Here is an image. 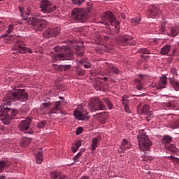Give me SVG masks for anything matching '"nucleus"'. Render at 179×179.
<instances>
[{
    "label": "nucleus",
    "mask_w": 179,
    "mask_h": 179,
    "mask_svg": "<svg viewBox=\"0 0 179 179\" xmlns=\"http://www.w3.org/2000/svg\"><path fill=\"white\" fill-rule=\"evenodd\" d=\"M27 99H29V95L24 90L8 92L3 99V104L0 106V119L5 125H8L12 120V117H15L17 114V110L10 109L6 106H10L12 101H26Z\"/></svg>",
    "instance_id": "obj_1"
},
{
    "label": "nucleus",
    "mask_w": 179,
    "mask_h": 179,
    "mask_svg": "<svg viewBox=\"0 0 179 179\" xmlns=\"http://www.w3.org/2000/svg\"><path fill=\"white\" fill-rule=\"evenodd\" d=\"M22 7H19V10L21 12V16L23 17L24 20L29 19L31 20V24L34 25V30H36V31H43L44 30V27L47 26V21L45 20H41L39 17H29L31 15V8L29 7H27L25 8V10L23 11Z\"/></svg>",
    "instance_id": "obj_2"
},
{
    "label": "nucleus",
    "mask_w": 179,
    "mask_h": 179,
    "mask_svg": "<svg viewBox=\"0 0 179 179\" xmlns=\"http://www.w3.org/2000/svg\"><path fill=\"white\" fill-rule=\"evenodd\" d=\"M101 19L103 20L102 23L107 26V24H111V26H114L115 27V34H118L120 33V22L115 19L114 15L111 11H106L101 15Z\"/></svg>",
    "instance_id": "obj_3"
},
{
    "label": "nucleus",
    "mask_w": 179,
    "mask_h": 179,
    "mask_svg": "<svg viewBox=\"0 0 179 179\" xmlns=\"http://www.w3.org/2000/svg\"><path fill=\"white\" fill-rule=\"evenodd\" d=\"M137 138L139 148L142 152H146V150H149V149H150V146H152V141L149 139V137L146 135V132H145V131H139Z\"/></svg>",
    "instance_id": "obj_4"
},
{
    "label": "nucleus",
    "mask_w": 179,
    "mask_h": 179,
    "mask_svg": "<svg viewBox=\"0 0 179 179\" xmlns=\"http://www.w3.org/2000/svg\"><path fill=\"white\" fill-rule=\"evenodd\" d=\"M71 17L73 20L80 22L81 23H85L87 19L86 13L82 8H73L72 10Z\"/></svg>",
    "instance_id": "obj_5"
},
{
    "label": "nucleus",
    "mask_w": 179,
    "mask_h": 179,
    "mask_svg": "<svg viewBox=\"0 0 179 179\" xmlns=\"http://www.w3.org/2000/svg\"><path fill=\"white\" fill-rule=\"evenodd\" d=\"M90 110L93 111H99V110H106V105L99 98H92L89 103Z\"/></svg>",
    "instance_id": "obj_6"
},
{
    "label": "nucleus",
    "mask_w": 179,
    "mask_h": 179,
    "mask_svg": "<svg viewBox=\"0 0 179 179\" xmlns=\"http://www.w3.org/2000/svg\"><path fill=\"white\" fill-rule=\"evenodd\" d=\"M117 43L119 45H135L136 42L134 40V37L129 35H122L117 38Z\"/></svg>",
    "instance_id": "obj_7"
},
{
    "label": "nucleus",
    "mask_w": 179,
    "mask_h": 179,
    "mask_svg": "<svg viewBox=\"0 0 179 179\" xmlns=\"http://www.w3.org/2000/svg\"><path fill=\"white\" fill-rule=\"evenodd\" d=\"M13 50L20 54H27V52L31 54L33 52L31 49L24 47V43L22 40H17Z\"/></svg>",
    "instance_id": "obj_8"
},
{
    "label": "nucleus",
    "mask_w": 179,
    "mask_h": 179,
    "mask_svg": "<svg viewBox=\"0 0 179 179\" xmlns=\"http://www.w3.org/2000/svg\"><path fill=\"white\" fill-rule=\"evenodd\" d=\"M52 59L54 62H57V61H65L66 59H73V52H72L71 50H69L64 54L60 53L55 55Z\"/></svg>",
    "instance_id": "obj_9"
},
{
    "label": "nucleus",
    "mask_w": 179,
    "mask_h": 179,
    "mask_svg": "<svg viewBox=\"0 0 179 179\" xmlns=\"http://www.w3.org/2000/svg\"><path fill=\"white\" fill-rule=\"evenodd\" d=\"M57 6L51 4L48 0H43L41 3V10L43 13H50L52 10H55Z\"/></svg>",
    "instance_id": "obj_10"
},
{
    "label": "nucleus",
    "mask_w": 179,
    "mask_h": 179,
    "mask_svg": "<svg viewBox=\"0 0 179 179\" xmlns=\"http://www.w3.org/2000/svg\"><path fill=\"white\" fill-rule=\"evenodd\" d=\"M141 104H138L137 106L138 110H140L141 114H143V115H146L145 120L147 122H149L150 121V118H153V113L150 110V106L149 105L145 104L143 106V108L141 109Z\"/></svg>",
    "instance_id": "obj_11"
},
{
    "label": "nucleus",
    "mask_w": 179,
    "mask_h": 179,
    "mask_svg": "<svg viewBox=\"0 0 179 179\" xmlns=\"http://www.w3.org/2000/svg\"><path fill=\"white\" fill-rule=\"evenodd\" d=\"M105 73L107 76H110L111 73H115V75H118L120 73V69L114 66L113 64L106 63Z\"/></svg>",
    "instance_id": "obj_12"
},
{
    "label": "nucleus",
    "mask_w": 179,
    "mask_h": 179,
    "mask_svg": "<svg viewBox=\"0 0 179 179\" xmlns=\"http://www.w3.org/2000/svg\"><path fill=\"white\" fill-rule=\"evenodd\" d=\"M59 31H61V30L58 27L50 28L44 32L43 37H45V38H50V37H55V36H58V34H59Z\"/></svg>",
    "instance_id": "obj_13"
},
{
    "label": "nucleus",
    "mask_w": 179,
    "mask_h": 179,
    "mask_svg": "<svg viewBox=\"0 0 179 179\" xmlns=\"http://www.w3.org/2000/svg\"><path fill=\"white\" fill-rule=\"evenodd\" d=\"M30 124H31V119H25L19 123L18 128L20 131H27L30 128Z\"/></svg>",
    "instance_id": "obj_14"
},
{
    "label": "nucleus",
    "mask_w": 179,
    "mask_h": 179,
    "mask_svg": "<svg viewBox=\"0 0 179 179\" xmlns=\"http://www.w3.org/2000/svg\"><path fill=\"white\" fill-rule=\"evenodd\" d=\"M88 113L86 110H75L74 111V116L77 120H89V116H87Z\"/></svg>",
    "instance_id": "obj_15"
},
{
    "label": "nucleus",
    "mask_w": 179,
    "mask_h": 179,
    "mask_svg": "<svg viewBox=\"0 0 179 179\" xmlns=\"http://www.w3.org/2000/svg\"><path fill=\"white\" fill-rule=\"evenodd\" d=\"M132 145L131 143L128 142L127 139H123L122 145L120 146V148L118 150V152L120 153H124L125 150H128V149H131Z\"/></svg>",
    "instance_id": "obj_16"
},
{
    "label": "nucleus",
    "mask_w": 179,
    "mask_h": 179,
    "mask_svg": "<svg viewBox=\"0 0 179 179\" xmlns=\"http://www.w3.org/2000/svg\"><path fill=\"white\" fill-rule=\"evenodd\" d=\"M61 112V101L55 103V106L50 108L48 114H59Z\"/></svg>",
    "instance_id": "obj_17"
},
{
    "label": "nucleus",
    "mask_w": 179,
    "mask_h": 179,
    "mask_svg": "<svg viewBox=\"0 0 179 179\" xmlns=\"http://www.w3.org/2000/svg\"><path fill=\"white\" fill-rule=\"evenodd\" d=\"M166 85H167V78L164 76H162V77L159 78L157 90H159L160 89H165Z\"/></svg>",
    "instance_id": "obj_18"
},
{
    "label": "nucleus",
    "mask_w": 179,
    "mask_h": 179,
    "mask_svg": "<svg viewBox=\"0 0 179 179\" xmlns=\"http://www.w3.org/2000/svg\"><path fill=\"white\" fill-rule=\"evenodd\" d=\"M50 177L52 179L59 178V179H65L66 178V176L65 174L62 173L61 171H52L50 173Z\"/></svg>",
    "instance_id": "obj_19"
},
{
    "label": "nucleus",
    "mask_w": 179,
    "mask_h": 179,
    "mask_svg": "<svg viewBox=\"0 0 179 179\" xmlns=\"http://www.w3.org/2000/svg\"><path fill=\"white\" fill-rule=\"evenodd\" d=\"M101 139V138L100 137H95L92 138L91 150H93L94 152V150L97 149V145H99V143L100 142Z\"/></svg>",
    "instance_id": "obj_20"
},
{
    "label": "nucleus",
    "mask_w": 179,
    "mask_h": 179,
    "mask_svg": "<svg viewBox=\"0 0 179 179\" xmlns=\"http://www.w3.org/2000/svg\"><path fill=\"white\" fill-rule=\"evenodd\" d=\"M31 143V138L24 137L22 139L20 145L22 148H27Z\"/></svg>",
    "instance_id": "obj_21"
},
{
    "label": "nucleus",
    "mask_w": 179,
    "mask_h": 179,
    "mask_svg": "<svg viewBox=\"0 0 179 179\" xmlns=\"http://www.w3.org/2000/svg\"><path fill=\"white\" fill-rule=\"evenodd\" d=\"M75 54L78 57H83L85 52V48L80 46H76L75 48Z\"/></svg>",
    "instance_id": "obj_22"
},
{
    "label": "nucleus",
    "mask_w": 179,
    "mask_h": 179,
    "mask_svg": "<svg viewBox=\"0 0 179 179\" xmlns=\"http://www.w3.org/2000/svg\"><path fill=\"white\" fill-rule=\"evenodd\" d=\"M43 160H44V158L43 157V152L42 151L38 152L35 159L36 163H37V164H41Z\"/></svg>",
    "instance_id": "obj_23"
},
{
    "label": "nucleus",
    "mask_w": 179,
    "mask_h": 179,
    "mask_svg": "<svg viewBox=\"0 0 179 179\" xmlns=\"http://www.w3.org/2000/svg\"><path fill=\"white\" fill-rule=\"evenodd\" d=\"M157 8L155 6H152L148 12L150 17H152V19H155V17H156L157 16Z\"/></svg>",
    "instance_id": "obj_24"
},
{
    "label": "nucleus",
    "mask_w": 179,
    "mask_h": 179,
    "mask_svg": "<svg viewBox=\"0 0 179 179\" xmlns=\"http://www.w3.org/2000/svg\"><path fill=\"white\" fill-rule=\"evenodd\" d=\"M171 50V46L170 45H166L161 49V54L162 55H167L170 50Z\"/></svg>",
    "instance_id": "obj_25"
},
{
    "label": "nucleus",
    "mask_w": 179,
    "mask_h": 179,
    "mask_svg": "<svg viewBox=\"0 0 179 179\" xmlns=\"http://www.w3.org/2000/svg\"><path fill=\"white\" fill-rule=\"evenodd\" d=\"M10 164L9 162H6L5 161H0V173H3V170L7 167H9Z\"/></svg>",
    "instance_id": "obj_26"
},
{
    "label": "nucleus",
    "mask_w": 179,
    "mask_h": 179,
    "mask_svg": "<svg viewBox=\"0 0 179 179\" xmlns=\"http://www.w3.org/2000/svg\"><path fill=\"white\" fill-rule=\"evenodd\" d=\"M82 146V142L80 141H76L73 147H71V150L73 153H76L78 152V149Z\"/></svg>",
    "instance_id": "obj_27"
},
{
    "label": "nucleus",
    "mask_w": 179,
    "mask_h": 179,
    "mask_svg": "<svg viewBox=\"0 0 179 179\" xmlns=\"http://www.w3.org/2000/svg\"><path fill=\"white\" fill-rule=\"evenodd\" d=\"M170 83L171 85H172L173 87H174L175 90L176 92H178L179 90V83L177 81V80L170 78Z\"/></svg>",
    "instance_id": "obj_28"
},
{
    "label": "nucleus",
    "mask_w": 179,
    "mask_h": 179,
    "mask_svg": "<svg viewBox=\"0 0 179 179\" xmlns=\"http://www.w3.org/2000/svg\"><path fill=\"white\" fill-rule=\"evenodd\" d=\"M179 33V27H173L171 28V36L172 37H176V36H178Z\"/></svg>",
    "instance_id": "obj_29"
},
{
    "label": "nucleus",
    "mask_w": 179,
    "mask_h": 179,
    "mask_svg": "<svg viewBox=\"0 0 179 179\" xmlns=\"http://www.w3.org/2000/svg\"><path fill=\"white\" fill-rule=\"evenodd\" d=\"M162 142V143H171V142H173V137L171 136H164Z\"/></svg>",
    "instance_id": "obj_30"
},
{
    "label": "nucleus",
    "mask_w": 179,
    "mask_h": 179,
    "mask_svg": "<svg viewBox=\"0 0 179 179\" xmlns=\"http://www.w3.org/2000/svg\"><path fill=\"white\" fill-rule=\"evenodd\" d=\"M129 96L128 95H123L122 97V103L124 106H128L129 104Z\"/></svg>",
    "instance_id": "obj_31"
},
{
    "label": "nucleus",
    "mask_w": 179,
    "mask_h": 179,
    "mask_svg": "<svg viewBox=\"0 0 179 179\" xmlns=\"http://www.w3.org/2000/svg\"><path fill=\"white\" fill-rule=\"evenodd\" d=\"M103 100L104 103L106 104L108 108H109V110H112L113 102H111V101H110V99H108V98H103Z\"/></svg>",
    "instance_id": "obj_32"
},
{
    "label": "nucleus",
    "mask_w": 179,
    "mask_h": 179,
    "mask_svg": "<svg viewBox=\"0 0 179 179\" xmlns=\"http://www.w3.org/2000/svg\"><path fill=\"white\" fill-rule=\"evenodd\" d=\"M177 104H179V101L176 102V101H171L166 103V106L167 107H169V108H174V107H177Z\"/></svg>",
    "instance_id": "obj_33"
},
{
    "label": "nucleus",
    "mask_w": 179,
    "mask_h": 179,
    "mask_svg": "<svg viewBox=\"0 0 179 179\" xmlns=\"http://www.w3.org/2000/svg\"><path fill=\"white\" fill-rule=\"evenodd\" d=\"M96 115L97 117H99V118H102V120H107L108 114H107L106 112H102L97 113Z\"/></svg>",
    "instance_id": "obj_34"
},
{
    "label": "nucleus",
    "mask_w": 179,
    "mask_h": 179,
    "mask_svg": "<svg viewBox=\"0 0 179 179\" xmlns=\"http://www.w3.org/2000/svg\"><path fill=\"white\" fill-rule=\"evenodd\" d=\"M13 31V25L10 24L8 27V30L6 31V34L3 35V37H6L9 35L10 33H12Z\"/></svg>",
    "instance_id": "obj_35"
},
{
    "label": "nucleus",
    "mask_w": 179,
    "mask_h": 179,
    "mask_svg": "<svg viewBox=\"0 0 179 179\" xmlns=\"http://www.w3.org/2000/svg\"><path fill=\"white\" fill-rule=\"evenodd\" d=\"M140 22L141 17L133 18L131 20V24H133V26H137V24H139Z\"/></svg>",
    "instance_id": "obj_36"
},
{
    "label": "nucleus",
    "mask_w": 179,
    "mask_h": 179,
    "mask_svg": "<svg viewBox=\"0 0 179 179\" xmlns=\"http://www.w3.org/2000/svg\"><path fill=\"white\" fill-rule=\"evenodd\" d=\"M82 155H83V152H82V151L79 152L76 156L73 157V160L76 162H79V159Z\"/></svg>",
    "instance_id": "obj_37"
},
{
    "label": "nucleus",
    "mask_w": 179,
    "mask_h": 179,
    "mask_svg": "<svg viewBox=\"0 0 179 179\" xmlns=\"http://www.w3.org/2000/svg\"><path fill=\"white\" fill-rule=\"evenodd\" d=\"M168 150H170L171 152H176L177 148H176V145L174 144H171L167 147Z\"/></svg>",
    "instance_id": "obj_38"
},
{
    "label": "nucleus",
    "mask_w": 179,
    "mask_h": 179,
    "mask_svg": "<svg viewBox=\"0 0 179 179\" xmlns=\"http://www.w3.org/2000/svg\"><path fill=\"white\" fill-rule=\"evenodd\" d=\"M72 2L73 5H77L78 6H80L83 2H85V0H72Z\"/></svg>",
    "instance_id": "obj_39"
},
{
    "label": "nucleus",
    "mask_w": 179,
    "mask_h": 179,
    "mask_svg": "<svg viewBox=\"0 0 179 179\" xmlns=\"http://www.w3.org/2000/svg\"><path fill=\"white\" fill-rule=\"evenodd\" d=\"M138 51L141 54H149V50L145 48H140Z\"/></svg>",
    "instance_id": "obj_40"
},
{
    "label": "nucleus",
    "mask_w": 179,
    "mask_h": 179,
    "mask_svg": "<svg viewBox=\"0 0 179 179\" xmlns=\"http://www.w3.org/2000/svg\"><path fill=\"white\" fill-rule=\"evenodd\" d=\"M45 124H47L45 121L41 122L38 124L37 127L38 128H39V129H41L42 128H44L45 127Z\"/></svg>",
    "instance_id": "obj_41"
},
{
    "label": "nucleus",
    "mask_w": 179,
    "mask_h": 179,
    "mask_svg": "<svg viewBox=\"0 0 179 179\" xmlns=\"http://www.w3.org/2000/svg\"><path fill=\"white\" fill-rule=\"evenodd\" d=\"M51 104V102L43 103L41 105V108H48V107H50Z\"/></svg>",
    "instance_id": "obj_42"
},
{
    "label": "nucleus",
    "mask_w": 179,
    "mask_h": 179,
    "mask_svg": "<svg viewBox=\"0 0 179 179\" xmlns=\"http://www.w3.org/2000/svg\"><path fill=\"white\" fill-rule=\"evenodd\" d=\"M62 71H68L71 69V65H61Z\"/></svg>",
    "instance_id": "obj_43"
},
{
    "label": "nucleus",
    "mask_w": 179,
    "mask_h": 179,
    "mask_svg": "<svg viewBox=\"0 0 179 179\" xmlns=\"http://www.w3.org/2000/svg\"><path fill=\"white\" fill-rule=\"evenodd\" d=\"M77 75H78V76H83L85 75V70L78 69Z\"/></svg>",
    "instance_id": "obj_44"
},
{
    "label": "nucleus",
    "mask_w": 179,
    "mask_h": 179,
    "mask_svg": "<svg viewBox=\"0 0 179 179\" xmlns=\"http://www.w3.org/2000/svg\"><path fill=\"white\" fill-rule=\"evenodd\" d=\"M83 132V128L82 127H79L76 129V135H80Z\"/></svg>",
    "instance_id": "obj_45"
},
{
    "label": "nucleus",
    "mask_w": 179,
    "mask_h": 179,
    "mask_svg": "<svg viewBox=\"0 0 179 179\" xmlns=\"http://www.w3.org/2000/svg\"><path fill=\"white\" fill-rule=\"evenodd\" d=\"M84 68H85L86 69H90V68H92V63L90 62L85 63L84 64Z\"/></svg>",
    "instance_id": "obj_46"
},
{
    "label": "nucleus",
    "mask_w": 179,
    "mask_h": 179,
    "mask_svg": "<svg viewBox=\"0 0 179 179\" xmlns=\"http://www.w3.org/2000/svg\"><path fill=\"white\" fill-rule=\"evenodd\" d=\"M53 68L55 71H62V67H61V65L60 66H58L57 64H54L53 65Z\"/></svg>",
    "instance_id": "obj_47"
},
{
    "label": "nucleus",
    "mask_w": 179,
    "mask_h": 179,
    "mask_svg": "<svg viewBox=\"0 0 179 179\" xmlns=\"http://www.w3.org/2000/svg\"><path fill=\"white\" fill-rule=\"evenodd\" d=\"M124 107V110L126 111V113H132V111H131V109L129 108V106H128V105H126Z\"/></svg>",
    "instance_id": "obj_48"
},
{
    "label": "nucleus",
    "mask_w": 179,
    "mask_h": 179,
    "mask_svg": "<svg viewBox=\"0 0 179 179\" xmlns=\"http://www.w3.org/2000/svg\"><path fill=\"white\" fill-rule=\"evenodd\" d=\"M54 50L55 51V52H61L62 51V48L59 46L56 47L54 48Z\"/></svg>",
    "instance_id": "obj_49"
},
{
    "label": "nucleus",
    "mask_w": 179,
    "mask_h": 179,
    "mask_svg": "<svg viewBox=\"0 0 179 179\" xmlns=\"http://www.w3.org/2000/svg\"><path fill=\"white\" fill-rule=\"evenodd\" d=\"M136 89H137V90H142V89H143V87L142 86V84H138L136 85Z\"/></svg>",
    "instance_id": "obj_50"
},
{
    "label": "nucleus",
    "mask_w": 179,
    "mask_h": 179,
    "mask_svg": "<svg viewBox=\"0 0 179 179\" xmlns=\"http://www.w3.org/2000/svg\"><path fill=\"white\" fill-rule=\"evenodd\" d=\"M164 30H165L164 26H161L159 27V34L164 33Z\"/></svg>",
    "instance_id": "obj_51"
},
{
    "label": "nucleus",
    "mask_w": 179,
    "mask_h": 179,
    "mask_svg": "<svg viewBox=\"0 0 179 179\" xmlns=\"http://www.w3.org/2000/svg\"><path fill=\"white\" fill-rule=\"evenodd\" d=\"M89 62L87 61V58L85 57L81 60L82 64H87Z\"/></svg>",
    "instance_id": "obj_52"
},
{
    "label": "nucleus",
    "mask_w": 179,
    "mask_h": 179,
    "mask_svg": "<svg viewBox=\"0 0 179 179\" xmlns=\"http://www.w3.org/2000/svg\"><path fill=\"white\" fill-rule=\"evenodd\" d=\"M143 160H144V162H148V160H149V158H148V157H146V155H144Z\"/></svg>",
    "instance_id": "obj_53"
},
{
    "label": "nucleus",
    "mask_w": 179,
    "mask_h": 179,
    "mask_svg": "<svg viewBox=\"0 0 179 179\" xmlns=\"http://www.w3.org/2000/svg\"><path fill=\"white\" fill-rule=\"evenodd\" d=\"M80 179H90V177L84 176H82Z\"/></svg>",
    "instance_id": "obj_54"
},
{
    "label": "nucleus",
    "mask_w": 179,
    "mask_h": 179,
    "mask_svg": "<svg viewBox=\"0 0 179 179\" xmlns=\"http://www.w3.org/2000/svg\"><path fill=\"white\" fill-rule=\"evenodd\" d=\"M103 38H104L105 41H108L110 39V37H108V36H105L103 37Z\"/></svg>",
    "instance_id": "obj_55"
},
{
    "label": "nucleus",
    "mask_w": 179,
    "mask_h": 179,
    "mask_svg": "<svg viewBox=\"0 0 179 179\" xmlns=\"http://www.w3.org/2000/svg\"><path fill=\"white\" fill-rule=\"evenodd\" d=\"M134 83H141V80L136 79V80H134Z\"/></svg>",
    "instance_id": "obj_56"
},
{
    "label": "nucleus",
    "mask_w": 179,
    "mask_h": 179,
    "mask_svg": "<svg viewBox=\"0 0 179 179\" xmlns=\"http://www.w3.org/2000/svg\"><path fill=\"white\" fill-rule=\"evenodd\" d=\"M176 127H179V119L176 121Z\"/></svg>",
    "instance_id": "obj_57"
},
{
    "label": "nucleus",
    "mask_w": 179,
    "mask_h": 179,
    "mask_svg": "<svg viewBox=\"0 0 179 179\" xmlns=\"http://www.w3.org/2000/svg\"><path fill=\"white\" fill-rule=\"evenodd\" d=\"M103 80H104L105 82L107 81V80H108V78L104 77V78H103Z\"/></svg>",
    "instance_id": "obj_58"
},
{
    "label": "nucleus",
    "mask_w": 179,
    "mask_h": 179,
    "mask_svg": "<svg viewBox=\"0 0 179 179\" xmlns=\"http://www.w3.org/2000/svg\"><path fill=\"white\" fill-rule=\"evenodd\" d=\"M0 179H5V176H0Z\"/></svg>",
    "instance_id": "obj_59"
},
{
    "label": "nucleus",
    "mask_w": 179,
    "mask_h": 179,
    "mask_svg": "<svg viewBox=\"0 0 179 179\" xmlns=\"http://www.w3.org/2000/svg\"><path fill=\"white\" fill-rule=\"evenodd\" d=\"M59 99H62V97L60 96Z\"/></svg>",
    "instance_id": "obj_60"
},
{
    "label": "nucleus",
    "mask_w": 179,
    "mask_h": 179,
    "mask_svg": "<svg viewBox=\"0 0 179 179\" xmlns=\"http://www.w3.org/2000/svg\"><path fill=\"white\" fill-rule=\"evenodd\" d=\"M0 1H3V0H0Z\"/></svg>",
    "instance_id": "obj_61"
}]
</instances>
